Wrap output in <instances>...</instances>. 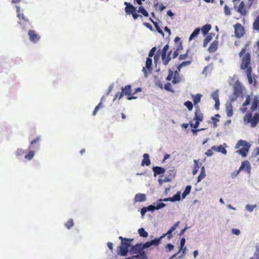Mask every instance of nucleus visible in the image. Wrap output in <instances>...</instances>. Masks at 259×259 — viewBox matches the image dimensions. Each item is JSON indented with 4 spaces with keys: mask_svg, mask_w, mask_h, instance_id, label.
Wrapping results in <instances>:
<instances>
[{
    "mask_svg": "<svg viewBox=\"0 0 259 259\" xmlns=\"http://www.w3.org/2000/svg\"><path fill=\"white\" fill-rule=\"evenodd\" d=\"M248 46V44H246L244 46L239 52V56L240 57H242L240 68L243 70H245L248 80L251 83L252 82V68L250 65L251 62V55L248 52L245 53Z\"/></svg>",
    "mask_w": 259,
    "mask_h": 259,
    "instance_id": "1",
    "label": "nucleus"
},
{
    "mask_svg": "<svg viewBox=\"0 0 259 259\" xmlns=\"http://www.w3.org/2000/svg\"><path fill=\"white\" fill-rule=\"evenodd\" d=\"M168 49L169 46L167 44L163 47L161 53V60L164 65H167L170 62L171 59L170 57L171 54L172 58H176L178 56L180 51L183 50V47L182 42H179V44L177 46L176 49L173 52L170 50L166 54Z\"/></svg>",
    "mask_w": 259,
    "mask_h": 259,
    "instance_id": "2",
    "label": "nucleus"
},
{
    "mask_svg": "<svg viewBox=\"0 0 259 259\" xmlns=\"http://www.w3.org/2000/svg\"><path fill=\"white\" fill-rule=\"evenodd\" d=\"M241 146L243 147L236 151V153L242 155L243 157H246L247 155L250 145L247 141L240 140L235 145V149H239Z\"/></svg>",
    "mask_w": 259,
    "mask_h": 259,
    "instance_id": "3",
    "label": "nucleus"
},
{
    "mask_svg": "<svg viewBox=\"0 0 259 259\" xmlns=\"http://www.w3.org/2000/svg\"><path fill=\"white\" fill-rule=\"evenodd\" d=\"M132 240L133 239L121 241V243L117 248V254L122 256H126L128 252V248L131 246V242Z\"/></svg>",
    "mask_w": 259,
    "mask_h": 259,
    "instance_id": "4",
    "label": "nucleus"
},
{
    "mask_svg": "<svg viewBox=\"0 0 259 259\" xmlns=\"http://www.w3.org/2000/svg\"><path fill=\"white\" fill-rule=\"evenodd\" d=\"M203 119V115L201 113L199 107L198 106H196V110L195 112V116L194 118V120H195V123L193 124L190 123V126L191 127H193L195 128H197L199 125L200 122L202 121Z\"/></svg>",
    "mask_w": 259,
    "mask_h": 259,
    "instance_id": "5",
    "label": "nucleus"
},
{
    "mask_svg": "<svg viewBox=\"0 0 259 259\" xmlns=\"http://www.w3.org/2000/svg\"><path fill=\"white\" fill-rule=\"evenodd\" d=\"M121 91L123 92V95L126 96V98L128 100L136 99L137 97L134 96L133 93H132V87L131 85H126L124 87L121 88Z\"/></svg>",
    "mask_w": 259,
    "mask_h": 259,
    "instance_id": "6",
    "label": "nucleus"
},
{
    "mask_svg": "<svg viewBox=\"0 0 259 259\" xmlns=\"http://www.w3.org/2000/svg\"><path fill=\"white\" fill-rule=\"evenodd\" d=\"M191 63V61H185L181 63L177 67V70L175 71V75L174 77V79L172 80V82L174 83H176L179 82V78H177L176 75H178V72L180 71L181 68L183 67H185L189 65Z\"/></svg>",
    "mask_w": 259,
    "mask_h": 259,
    "instance_id": "7",
    "label": "nucleus"
},
{
    "mask_svg": "<svg viewBox=\"0 0 259 259\" xmlns=\"http://www.w3.org/2000/svg\"><path fill=\"white\" fill-rule=\"evenodd\" d=\"M235 29V35L238 38L242 37L244 33L245 30L244 27L240 23H237L234 26Z\"/></svg>",
    "mask_w": 259,
    "mask_h": 259,
    "instance_id": "8",
    "label": "nucleus"
},
{
    "mask_svg": "<svg viewBox=\"0 0 259 259\" xmlns=\"http://www.w3.org/2000/svg\"><path fill=\"white\" fill-rule=\"evenodd\" d=\"M29 39L31 41L36 43L40 39V36L37 34L34 30H29L28 32Z\"/></svg>",
    "mask_w": 259,
    "mask_h": 259,
    "instance_id": "9",
    "label": "nucleus"
},
{
    "mask_svg": "<svg viewBox=\"0 0 259 259\" xmlns=\"http://www.w3.org/2000/svg\"><path fill=\"white\" fill-rule=\"evenodd\" d=\"M40 140V137L38 136L36 139L33 140L31 142L29 146L28 147L29 149L31 150H38L39 149V141Z\"/></svg>",
    "mask_w": 259,
    "mask_h": 259,
    "instance_id": "10",
    "label": "nucleus"
},
{
    "mask_svg": "<svg viewBox=\"0 0 259 259\" xmlns=\"http://www.w3.org/2000/svg\"><path fill=\"white\" fill-rule=\"evenodd\" d=\"M124 5H125L124 10L127 15H130L131 14H133V12L137 11L136 8L131 4L125 2Z\"/></svg>",
    "mask_w": 259,
    "mask_h": 259,
    "instance_id": "11",
    "label": "nucleus"
},
{
    "mask_svg": "<svg viewBox=\"0 0 259 259\" xmlns=\"http://www.w3.org/2000/svg\"><path fill=\"white\" fill-rule=\"evenodd\" d=\"M146 197L145 194L143 193H138L137 194L134 198V202H144L146 201Z\"/></svg>",
    "mask_w": 259,
    "mask_h": 259,
    "instance_id": "12",
    "label": "nucleus"
},
{
    "mask_svg": "<svg viewBox=\"0 0 259 259\" xmlns=\"http://www.w3.org/2000/svg\"><path fill=\"white\" fill-rule=\"evenodd\" d=\"M218 46H219L218 41L215 40V41H213L211 43V44L210 45V46L209 47V48H208V51L210 53H212L215 52L218 48Z\"/></svg>",
    "mask_w": 259,
    "mask_h": 259,
    "instance_id": "13",
    "label": "nucleus"
},
{
    "mask_svg": "<svg viewBox=\"0 0 259 259\" xmlns=\"http://www.w3.org/2000/svg\"><path fill=\"white\" fill-rule=\"evenodd\" d=\"M237 11L241 15L244 16L247 13V11L245 7V4L243 2H241L238 8Z\"/></svg>",
    "mask_w": 259,
    "mask_h": 259,
    "instance_id": "14",
    "label": "nucleus"
},
{
    "mask_svg": "<svg viewBox=\"0 0 259 259\" xmlns=\"http://www.w3.org/2000/svg\"><path fill=\"white\" fill-rule=\"evenodd\" d=\"M243 90L240 84H236L234 88V95L238 97L242 94Z\"/></svg>",
    "mask_w": 259,
    "mask_h": 259,
    "instance_id": "15",
    "label": "nucleus"
},
{
    "mask_svg": "<svg viewBox=\"0 0 259 259\" xmlns=\"http://www.w3.org/2000/svg\"><path fill=\"white\" fill-rule=\"evenodd\" d=\"M153 171L154 176H156L157 175L163 174L165 172V169L162 167L155 166L153 167Z\"/></svg>",
    "mask_w": 259,
    "mask_h": 259,
    "instance_id": "16",
    "label": "nucleus"
},
{
    "mask_svg": "<svg viewBox=\"0 0 259 259\" xmlns=\"http://www.w3.org/2000/svg\"><path fill=\"white\" fill-rule=\"evenodd\" d=\"M151 163L148 154L145 153L143 155V159L142 161L141 165L142 166H149Z\"/></svg>",
    "mask_w": 259,
    "mask_h": 259,
    "instance_id": "17",
    "label": "nucleus"
},
{
    "mask_svg": "<svg viewBox=\"0 0 259 259\" xmlns=\"http://www.w3.org/2000/svg\"><path fill=\"white\" fill-rule=\"evenodd\" d=\"M202 96V95L200 94H197L196 95H192V98L195 107L196 106H198L197 104L200 102Z\"/></svg>",
    "mask_w": 259,
    "mask_h": 259,
    "instance_id": "18",
    "label": "nucleus"
},
{
    "mask_svg": "<svg viewBox=\"0 0 259 259\" xmlns=\"http://www.w3.org/2000/svg\"><path fill=\"white\" fill-rule=\"evenodd\" d=\"M239 168L240 170H242L245 168L247 171L249 172L250 170V163L248 161H244L242 162Z\"/></svg>",
    "mask_w": 259,
    "mask_h": 259,
    "instance_id": "19",
    "label": "nucleus"
},
{
    "mask_svg": "<svg viewBox=\"0 0 259 259\" xmlns=\"http://www.w3.org/2000/svg\"><path fill=\"white\" fill-rule=\"evenodd\" d=\"M166 236V234H163L161 236L158 238H155L150 241L151 245L158 246L161 243V240Z\"/></svg>",
    "mask_w": 259,
    "mask_h": 259,
    "instance_id": "20",
    "label": "nucleus"
},
{
    "mask_svg": "<svg viewBox=\"0 0 259 259\" xmlns=\"http://www.w3.org/2000/svg\"><path fill=\"white\" fill-rule=\"evenodd\" d=\"M211 149L224 154H226L227 153V150L222 145H220L218 147L214 146L211 147Z\"/></svg>",
    "mask_w": 259,
    "mask_h": 259,
    "instance_id": "21",
    "label": "nucleus"
},
{
    "mask_svg": "<svg viewBox=\"0 0 259 259\" xmlns=\"http://www.w3.org/2000/svg\"><path fill=\"white\" fill-rule=\"evenodd\" d=\"M143 249L141 244H137L132 247V250L134 253H140Z\"/></svg>",
    "mask_w": 259,
    "mask_h": 259,
    "instance_id": "22",
    "label": "nucleus"
},
{
    "mask_svg": "<svg viewBox=\"0 0 259 259\" xmlns=\"http://www.w3.org/2000/svg\"><path fill=\"white\" fill-rule=\"evenodd\" d=\"M180 224V222L178 221L177 222H176L174 225L171 227L170 229L166 233H164L165 234H166V235H168V238H170L171 237V235H170V234L175 230L176 228L178 227V226Z\"/></svg>",
    "mask_w": 259,
    "mask_h": 259,
    "instance_id": "23",
    "label": "nucleus"
},
{
    "mask_svg": "<svg viewBox=\"0 0 259 259\" xmlns=\"http://www.w3.org/2000/svg\"><path fill=\"white\" fill-rule=\"evenodd\" d=\"M131 257L133 258V259H134V258L146 259L147 258L146 254L144 251H142L137 255H133Z\"/></svg>",
    "mask_w": 259,
    "mask_h": 259,
    "instance_id": "24",
    "label": "nucleus"
},
{
    "mask_svg": "<svg viewBox=\"0 0 259 259\" xmlns=\"http://www.w3.org/2000/svg\"><path fill=\"white\" fill-rule=\"evenodd\" d=\"M252 27L253 30L259 31V15H258L253 23Z\"/></svg>",
    "mask_w": 259,
    "mask_h": 259,
    "instance_id": "25",
    "label": "nucleus"
},
{
    "mask_svg": "<svg viewBox=\"0 0 259 259\" xmlns=\"http://www.w3.org/2000/svg\"><path fill=\"white\" fill-rule=\"evenodd\" d=\"M152 63V59L149 57L147 58L146 61V64H145V67L149 71H151L152 69V66H151Z\"/></svg>",
    "mask_w": 259,
    "mask_h": 259,
    "instance_id": "26",
    "label": "nucleus"
},
{
    "mask_svg": "<svg viewBox=\"0 0 259 259\" xmlns=\"http://www.w3.org/2000/svg\"><path fill=\"white\" fill-rule=\"evenodd\" d=\"M205 177V170L204 166L201 168L200 174L197 178V182H200Z\"/></svg>",
    "mask_w": 259,
    "mask_h": 259,
    "instance_id": "27",
    "label": "nucleus"
},
{
    "mask_svg": "<svg viewBox=\"0 0 259 259\" xmlns=\"http://www.w3.org/2000/svg\"><path fill=\"white\" fill-rule=\"evenodd\" d=\"M249 103H250V96H248L246 97L245 101H244V102L243 103V105H242L243 108H242V111L243 112H244L247 111V108L246 107V106L249 105Z\"/></svg>",
    "mask_w": 259,
    "mask_h": 259,
    "instance_id": "28",
    "label": "nucleus"
},
{
    "mask_svg": "<svg viewBox=\"0 0 259 259\" xmlns=\"http://www.w3.org/2000/svg\"><path fill=\"white\" fill-rule=\"evenodd\" d=\"M150 21L154 24L156 30L158 33L161 34L163 36H164V33L163 32L162 30L160 29L159 26H158V24L154 22L153 20L151 18H149Z\"/></svg>",
    "mask_w": 259,
    "mask_h": 259,
    "instance_id": "29",
    "label": "nucleus"
},
{
    "mask_svg": "<svg viewBox=\"0 0 259 259\" xmlns=\"http://www.w3.org/2000/svg\"><path fill=\"white\" fill-rule=\"evenodd\" d=\"M211 27L210 24H206L201 28V31L204 35H206L210 30Z\"/></svg>",
    "mask_w": 259,
    "mask_h": 259,
    "instance_id": "30",
    "label": "nucleus"
},
{
    "mask_svg": "<svg viewBox=\"0 0 259 259\" xmlns=\"http://www.w3.org/2000/svg\"><path fill=\"white\" fill-rule=\"evenodd\" d=\"M200 32V29L198 28H197L194 29V30L193 31V32L191 33L189 37V40H191L193 39L194 37H196L198 34Z\"/></svg>",
    "mask_w": 259,
    "mask_h": 259,
    "instance_id": "31",
    "label": "nucleus"
},
{
    "mask_svg": "<svg viewBox=\"0 0 259 259\" xmlns=\"http://www.w3.org/2000/svg\"><path fill=\"white\" fill-rule=\"evenodd\" d=\"M198 160H196V159L194 160V168H193V171H192L193 175H196L199 169V165L198 163Z\"/></svg>",
    "mask_w": 259,
    "mask_h": 259,
    "instance_id": "32",
    "label": "nucleus"
},
{
    "mask_svg": "<svg viewBox=\"0 0 259 259\" xmlns=\"http://www.w3.org/2000/svg\"><path fill=\"white\" fill-rule=\"evenodd\" d=\"M139 235L143 237H147L148 235V233L144 230L143 228H140L138 230Z\"/></svg>",
    "mask_w": 259,
    "mask_h": 259,
    "instance_id": "33",
    "label": "nucleus"
},
{
    "mask_svg": "<svg viewBox=\"0 0 259 259\" xmlns=\"http://www.w3.org/2000/svg\"><path fill=\"white\" fill-rule=\"evenodd\" d=\"M34 153H35L34 151L30 150L28 152V154H26L25 155V158L27 160H31L33 158V157H34Z\"/></svg>",
    "mask_w": 259,
    "mask_h": 259,
    "instance_id": "34",
    "label": "nucleus"
},
{
    "mask_svg": "<svg viewBox=\"0 0 259 259\" xmlns=\"http://www.w3.org/2000/svg\"><path fill=\"white\" fill-rule=\"evenodd\" d=\"M74 225L73 220L72 219H69L65 224V227L68 229H70L71 228H72Z\"/></svg>",
    "mask_w": 259,
    "mask_h": 259,
    "instance_id": "35",
    "label": "nucleus"
},
{
    "mask_svg": "<svg viewBox=\"0 0 259 259\" xmlns=\"http://www.w3.org/2000/svg\"><path fill=\"white\" fill-rule=\"evenodd\" d=\"M17 17L20 20V21L19 22V24H21V22L22 21L24 22H28V19L25 18V16L23 13H21L19 14V15H17Z\"/></svg>",
    "mask_w": 259,
    "mask_h": 259,
    "instance_id": "36",
    "label": "nucleus"
},
{
    "mask_svg": "<svg viewBox=\"0 0 259 259\" xmlns=\"http://www.w3.org/2000/svg\"><path fill=\"white\" fill-rule=\"evenodd\" d=\"M191 189V186L188 185V186H186L185 190H184V192L182 194L183 198H185V196L190 192Z\"/></svg>",
    "mask_w": 259,
    "mask_h": 259,
    "instance_id": "37",
    "label": "nucleus"
},
{
    "mask_svg": "<svg viewBox=\"0 0 259 259\" xmlns=\"http://www.w3.org/2000/svg\"><path fill=\"white\" fill-rule=\"evenodd\" d=\"M171 198V202H175L179 201L181 199L180 193L178 192L176 194L174 195Z\"/></svg>",
    "mask_w": 259,
    "mask_h": 259,
    "instance_id": "38",
    "label": "nucleus"
},
{
    "mask_svg": "<svg viewBox=\"0 0 259 259\" xmlns=\"http://www.w3.org/2000/svg\"><path fill=\"white\" fill-rule=\"evenodd\" d=\"M184 105L188 108L189 111L193 109V105L191 101H187L184 103Z\"/></svg>",
    "mask_w": 259,
    "mask_h": 259,
    "instance_id": "39",
    "label": "nucleus"
},
{
    "mask_svg": "<svg viewBox=\"0 0 259 259\" xmlns=\"http://www.w3.org/2000/svg\"><path fill=\"white\" fill-rule=\"evenodd\" d=\"M212 36L210 35H207L203 41V47H206L208 42L211 40Z\"/></svg>",
    "mask_w": 259,
    "mask_h": 259,
    "instance_id": "40",
    "label": "nucleus"
},
{
    "mask_svg": "<svg viewBox=\"0 0 259 259\" xmlns=\"http://www.w3.org/2000/svg\"><path fill=\"white\" fill-rule=\"evenodd\" d=\"M102 107H103V105H102V103H101V102H100V103H99L98 104V105H97V106L95 108L94 110V111H93V115L95 116V115L97 114V113L98 111L100 108H102Z\"/></svg>",
    "mask_w": 259,
    "mask_h": 259,
    "instance_id": "41",
    "label": "nucleus"
},
{
    "mask_svg": "<svg viewBox=\"0 0 259 259\" xmlns=\"http://www.w3.org/2000/svg\"><path fill=\"white\" fill-rule=\"evenodd\" d=\"M224 13L227 16H230L231 15V9L227 5H225L224 6Z\"/></svg>",
    "mask_w": 259,
    "mask_h": 259,
    "instance_id": "42",
    "label": "nucleus"
},
{
    "mask_svg": "<svg viewBox=\"0 0 259 259\" xmlns=\"http://www.w3.org/2000/svg\"><path fill=\"white\" fill-rule=\"evenodd\" d=\"M211 96L214 101L219 100L218 91L213 92Z\"/></svg>",
    "mask_w": 259,
    "mask_h": 259,
    "instance_id": "43",
    "label": "nucleus"
},
{
    "mask_svg": "<svg viewBox=\"0 0 259 259\" xmlns=\"http://www.w3.org/2000/svg\"><path fill=\"white\" fill-rule=\"evenodd\" d=\"M25 153V151L21 149H17L16 152V155L17 156H20L23 155Z\"/></svg>",
    "mask_w": 259,
    "mask_h": 259,
    "instance_id": "44",
    "label": "nucleus"
},
{
    "mask_svg": "<svg viewBox=\"0 0 259 259\" xmlns=\"http://www.w3.org/2000/svg\"><path fill=\"white\" fill-rule=\"evenodd\" d=\"M213 122V127L215 128L217 127V122L219 121V118H217L215 117L212 116L211 118Z\"/></svg>",
    "mask_w": 259,
    "mask_h": 259,
    "instance_id": "45",
    "label": "nucleus"
},
{
    "mask_svg": "<svg viewBox=\"0 0 259 259\" xmlns=\"http://www.w3.org/2000/svg\"><path fill=\"white\" fill-rule=\"evenodd\" d=\"M123 96V92H122V91L121 92H117L115 95L114 100H116L117 98L119 100Z\"/></svg>",
    "mask_w": 259,
    "mask_h": 259,
    "instance_id": "46",
    "label": "nucleus"
},
{
    "mask_svg": "<svg viewBox=\"0 0 259 259\" xmlns=\"http://www.w3.org/2000/svg\"><path fill=\"white\" fill-rule=\"evenodd\" d=\"M173 74H174V72L171 69H169L168 70V74L166 77V80L168 81H170L172 78Z\"/></svg>",
    "mask_w": 259,
    "mask_h": 259,
    "instance_id": "47",
    "label": "nucleus"
},
{
    "mask_svg": "<svg viewBox=\"0 0 259 259\" xmlns=\"http://www.w3.org/2000/svg\"><path fill=\"white\" fill-rule=\"evenodd\" d=\"M188 51H187V52L185 54H181V55H179V59L180 60H183L186 59L188 56Z\"/></svg>",
    "mask_w": 259,
    "mask_h": 259,
    "instance_id": "48",
    "label": "nucleus"
},
{
    "mask_svg": "<svg viewBox=\"0 0 259 259\" xmlns=\"http://www.w3.org/2000/svg\"><path fill=\"white\" fill-rule=\"evenodd\" d=\"M227 115L228 117H231L233 115V110L232 109V107H230V108H227Z\"/></svg>",
    "mask_w": 259,
    "mask_h": 259,
    "instance_id": "49",
    "label": "nucleus"
},
{
    "mask_svg": "<svg viewBox=\"0 0 259 259\" xmlns=\"http://www.w3.org/2000/svg\"><path fill=\"white\" fill-rule=\"evenodd\" d=\"M156 50V47H153L151 49L148 55L149 58L152 57L154 55Z\"/></svg>",
    "mask_w": 259,
    "mask_h": 259,
    "instance_id": "50",
    "label": "nucleus"
},
{
    "mask_svg": "<svg viewBox=\"0 0 259 259\" xmlns=\"http://www.w3.org/2000/svg\"><path fill=\"white\" fill-rule=\"evenodd\" d=\"M250 259H259V248H257L256 250V252L253 257H251Z\"/></svg>",
    "mask_w": 259,
    "mask_h": 259,
    "instance_id": "51",
    "label": "nucleus"
},
{
    "mask_svg": "<svg viewBox=\"0 0 259 259\" xmlns=\"http://www.w3.org/2000/svg\"><path fill=\"white\" fill-rule=\"evenodd\" d=\"M256 206V205H246V208H247V209L248 210H249V211H253V210L254 209V208Z\"/></svg>",
    "mask_w": 259,
    "mask_h": 259,
    "instance_id": "52",
    "label": "nucleus"
},
{
    "mask_svg": "<svg viewBox=\"0 0 259 259\" xmlns=\"http://www.w3.org/2000/svg\"><path fill=\"white\" fill-rule=\"evenodd\" d=\"M142 246V247L143 249L149 248V247H150L151 246V243H150V241L146 242V243L143 244Z\"/></svg>",
    "mask_w": 259,
    "mask_h": 259,
    "instance_id": "53",
    "label": "nucleus"
},
{
    "mask_svg": "<svg viewBox=\"0 0 259 259\" xmlns=\"http://www.w3.org/2000/svg\"><path fill=\"white\" fill-rule=\"evenodd\" d=\"M165 206V204L163 203H159L157 204L156 206H155L156 209H159L164 207Z\"/></svg>",
    "mask_w": 259,
    "mask_h": 259,
    "instance_id": "54",
    "label": "nucleus"
},
{
    "mask_svg": "<svg viewBox=\"0 0 259 259\" xmlns=\"http://www.w3.org/2000/svg\"><path fill=\"white\" fill-rule=\"evenodd\" d=\"M131 15H132V16H133V19H134V20H136V19H138V17H141V18H142V16L141 15L138 14L136 13V12H133V14H131Z\"/></svg>",
    "mask_w": 259,
    "mask_h": 259,
    "instance_id": "55",
    "label": "nucleus"
},
{
    "mask_svg": "<svg viewBox=\"0 0 259 259\" xmlns=\"http://www.w3.org/2000/svg\"><path fill=\"white\" fill-rule=\"evenodd\" d=\"M174 247V245L170 243H168L165 246V248L168 249V251H170L173 249Z\"/></svg>",
    "mask_w": 259,
    "mask_h": 259,
    "instance_id": "56",
    "label": "nucleus"
},
{
    "mask_svg": "<svg viewBox=\"0 0 259 259\" xmlns=\"http://www.w3.org/2000/svg\"><path fill=\"white\" fill-rule=\"evenodd\" d=\"M146 208L147 209L148 211H153L155 209H156L155 206L153 205H150L148 206V207H146Z\"/></svg>",
    "mask_w": 259,
    "mask_h": 259,
    "instance_id": "57",
    "label": "nucleus"
},
{
    "mask_svg": "<svg viewBox=\"0 0 259 259\" xmlns=\"http://www.w3.org/2000/svg\"><path fill=\"white\" fill-rule=\"evenodd\" d=\"M185 242H186L185 239L184 238H182L180 241L181 249H182L183 247L184 246Z\"/></svg>",
    "mask_w": 259,
    "mask_h": 259,
    "instance_id": "58",
    "label": "nucleus"
},
{
    "mask_svg": "<svg viewBox=\"0 0 259 259\" xmlns=\"http://www.w3.org/2000/svg\"><path fill=\"white\" fill-rule=\"evenodd\" d=\"M232 232L234 234L236 235H238L240 233V230L239 229H233L232 230Z\"/></svg>",
    "mask_w": 259,
    "mask_h": 259,
    "instance_id": "59",
    "label": "nucleus"
},
{
    "mask_svg": "<svg viewBox=\"0 0 259 259\" xmlns=\"http://www.w3.org/2000/svg\"><path fill=\"white\" fill-rule=\"evenodd\" d=\"M241 170H240V168H239L238 170H237V171H234L231 174V177L232 178H235V177H236L239 173V172L241 171Z\"/></svg>",
    "mask_w": 259,
    "mask_h": 259,
    "instance_id": "60",
    "label": "nucleus"
},
{
    "mask_svg": "<svg viewBox=\"0 0 259 259\" xmlns=\"http://www.w3.org/2000/svg\"><path fill=\"white\" fill-rule=\"evenodd\" d=\"M205 154L207 155L208 156H211L213 154L212 149H208L205 153Z\"/></svg>",
    "mask_w": 259,
    "mask_h": 259,
    "instance_id": "61",
    "label": "nucleus"
},
{
    "mask_svg": "<svg viewBox=\"0 0 259 259\" xmlns=\"http://www.w3.org/2000/svg\"><path fill=\"white\" fill-rule=\"evenodd\" d=\"M147 209L146 208V207H143L141 209V213L142 215H144L145 213L147 211Z\"/></svg>",
    "mask_w": 259,
    "mask_h": 259,
    "instance_id": "62",
    "label": "nucleus"
},
{
    "mask_svg": "<svg viewBox=\"0 0 259 259\" xmlns=\"http://www.w3.org/2000/svg\"><path fill=\"white\" fill-rule=\"evenodd\" d=\"M220 106V101H215L214 107L217 110H219Z\"/></svg>",
    "mask_w": 259,
    "mask_h": 259,
    "instance_id": "63",
    "label": "nucleus"
},
{
    "mask_svg": "<svg viewBox=\"0 0 259 259\" xmlns=\"http://www.w3.org/2000/svg\"><path fill=\"white\" fill-rule=\"evenodd\" d=\"M170 84L169 83H167L165 84L164 88L167 91H170Z\"/></svg>",
    "mask_w": 259,
    "mask_h": 259,
    "instance_id": "64",
    "label": "nucleus"
}]
</instances>
